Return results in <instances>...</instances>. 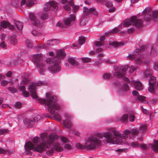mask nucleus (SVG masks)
Segmentation results:
<instances>
[{"instance_id":"50","label":"nucleus","mask_w":158,"mask_h":158,"mask_svg":"<svg viewBox=\"0 0 158 158\" xmlns=\"http://www.w3.org/2000/svg\"><path fill=\"white\" fill-rule=\"evenodd\" d=\"M8 83V81L5 80L2 81L1 82V85L3 86H5Z\"/></svg>"},{"instance_id":"39","label":"nucleus","mask_w":158,"mask_h":158,"mask_svg":"<svg viewBox=\"0 0 158 158\" xmlns=\"http://www.w3.org/2000/svg\"><path fill=\"white\" fill-rule=\"evenodd\" d=\"M26 42L28 48H32L33 47L32 43L28 40H26Z\"/></svg>"},{"instance_id":"2","label":"nucleus","mask_w":158,"mask_h":158,"mask_svg":"<svg viewBox=\"0 0 158 158\" xmlns=\"http://www.w3.org/2000/svg\"><path fill=\"white\" fill-rule=\"evenodd\" d=\"M110 128L109 130V131H106L103 134L101 133H97L95 136H91L89 137L87 141L84 145H82L79 143H77L76 147L81 149H87L88 150L94 149L98 146H99L103 141L102 140L105 138L106 141L108 143L112 144L121 143V140L117 139L115 138H113L112 132Z\"/></svg>"},{"instance_id":"14","label":"nucleus","mask_w":158,"mask_h":158,"mask_svg":"<svg viewBox=\"0 0 158 158\" xmlns=\"http://www.w3.org/2000/svg\"><path fill=\"white\" fill-rule=\"evenodd\" d=\"M65 119L63 122L64 127L65 128L69 130L72 126V123L70 121L71 116L70 114H65Z\"/></svg>"},{"instance_id":"35","label":"nucleus","mask_w":158,"mask_h":158,"mask_svg":"<svg viewBox=\"0 0 158 158\" xmlns=\"http://www.w3.org/2000/svg\"><path fill=\"white\" fill-rule=\"evenodd\" d=\"M108 8L112 6L113 4L111 2L109 1L108 0H105L103 3Z\"/></svg>"},{"instance_id":"11","label":"nucleus","mask_w":158,"mask_h":158,"mask_svg":"<svg viewBox=\"0 0 158 158\" xmlns=\"http://www.w3.org/2000/svg\"><path fill=\"white\" fill-rule=\"evenodd\" d=\"M144 15V20L148 22L156 21L158 20V11L153 10L151 13L148 8H146L142 12Z\"/></svg>"},{"instance_id":"13","label":"nucleus","mask_w":158,"mask_h":158,"mask_svg":"<svg viewBox=\"0 0 158 158\" xmlns=\"http://www.w3.org/2000/svg\"><path fill=\"white\" fill-rule=\"evenodd\" d=\"M38 85V84L36 83L32 82L30 84L28 88V89L31 93L32 98L34 99H36L38 98L36 92V86Z\"/></svg>"},{"instance_id":"62","label":"nucleus","mask_w":158,"mask_h":158,"mask_svg":"<svg viewBox=\"0 0 158 158\" xmlns=\"http://www.w3.org/2000/svg\"><path fill=\"white\" fill-rule=\"evenodd\" d=\"M56 25L57 26L61 28L63 27L62 24L61 23H60V22H58L57 23Z\"/></svg>"},{"instance_id":"12","label":"nucleus","mask_w":158,"mask_h":158,"mask_svg":"<svg viewBox=\"0 0 158 158\" xmlns=\"http://www.w3.org/2000/svg\"><path fill=\"white\" fill-rule=\"evenodd\" d=\"M58 4L54 1H51L46 3L44 6V10L45 11L51 10L56 11L58 9Z\"/></svg>"},{"instance_id":"25","label":"nucleus","mask_w":158,"mask_h":158,"mask_svg":"<svg viewBox=\"0 0 158 158\" xmlns=\"http://www.w3.org/2000/svg\"><path fill=\"white\" fill-rule=\"evenodd\" d=\"M23 120L24 123L27 125L28 127H31L34 123V122L32 120L27 118H23Z\"/></svg>"},{"instance_id":"60","label":"nucleus","mask_w":158,"mask_h":158,"mask_svg":"<svg viewBox=\"0 0 158 158\" xmlns=\"http://www.w3.org/2000/svg\"><path fill=\"white\" fill-rule=\"evenodd\" d=\"M6 36V34L4 33H2L1 35L0 38L2 40H4Z\"/></svg>"},{"instance_id":"3","label":"nucleus","mask_w":158,"mask_h":158,"mask_svg":"<svg viewBox=\"0 0 158 158\" xmlns=\"http://www.w3.org/2000/svg\"><path fill=\"white\" fill-rule=\"evenodd\" d=\"M127 65L122 66L121 67L116 66L114 67L115 72L113 74L114 76L118 78L113 82V86L115 87L118 88V93L121 95H124L125 93L130 89L129 85L128 84L124 83L123 85L122 83L118 80V79L123 78V80L127 83H130V81L127 77H124L126 74V72L128 69Z\"/></svg>"},{"instance_id":"32","label":"nucleus","mask_w":158,"mask_h":158,"mask_svg":"<svg viewBox=\"0 0 158 158\" xmlns=\"http://www.w3.org/2000/svg\"><path fill=\"white\" fill-rule=\"evenodd\" d=\"M71 134H72L73 135H74L77 136H80V132L77 131L73 130V129H72L71 131H69V134L70 135Z\"/></svg>"},{"instance_id":"20","label":"nucleus","mask_w":158,"mask_h":158,"mask_svg":"<svg viewBox=\"0 0 158 158\" xmlns=\"http://www.w3.org/2000/svg\"><path fill=\"white\" fill-rule=\"evenodd\" d=\"M75 19V16L73 14H71L70 16V18L65 19L64 20V23L65 26L69 25L72 21H74Z\"/></svg>"},{"instance_id":"21","label":"nucleus","mask_w":158,"mask_h":158,"mask_svg":"<svg viewBox=\"0 0 158 158\" xmlns=\"http://www.w3.org/2000/svg\"><path fill=\"white\" fill-rule=\"evenodd\" d=\"M26 4L27 6H31L34 4L33 0H22L21 2V6H23Z\"/></svg>"},{"instance_id":"24","label":"nucleus","mask_w":158,"mask_h":158,"mask_svg":"<svg viewBox=\"0 0 158 158\" xmlns=\"http://www.w3.org/2000/svg\"><path fill=\"white\" fill-rule=\"evenodd\" d=\"M116 118L115 120L116 121H119L120 120L123 122H125L128 120V116L127 114H124L121 117L120 116H118Z\"/></svg>"},{"instance_id":"36","label":"nucleus","mask_w":158,"mask_h":158,"mask_svg":"<svg viewBox=\"0 0 158 158\" xmlns=\"http://www.w3.org/2000/svg\"><path fill=\"white\" fill-rule=\"evenodd\" d=\"M47 47V45L44 44H39L36 47V48L38 51L40 49H45Z\"/></svg>"},{"instance_id":"58","label":"nucleus","mask_w":158,"mask_h":158,"mask_svg":"<svg viewBox=\"0 0 158 158\" xmlns=\"http://www.w3.org/2000/svg\"><path fill=\"white\" fill-rule=\"evenodd\" d=\"M53 41L52 40H48L47 42V44L49 46L53 45Z\"/></svg>"},{"instance_id":"52","label":"nucleus","mask_w":158,"mask_h":158,"mask_svg":"<svg viewBox=\"0 0 158 158\" xmlns=\"http://www.w3.org/2000/svg\"><path fill=\"white\" fill-rule=\"evenodd\" d=\"M149 101L151 103L154 104L157 102V100L156 99H150Z\"/></svg>"},{"instance_id":"46","label":"nucleus","mask_w":158,"mask_h":158,"mask_svg":"<svg viewBox=\"0 0 158 158\" xmlns=\"http://www.w3.org/2000/svg\"><path fill=\"white\" fill-rule=\"evenodd\" d=\"M137 67L134 65H132L130 68V72L131 73L133 72L137 69Z\"/></svg>"},{"instance_id":"22","label":"nucleus","mask_w":158,"mask_h":158,"mask_svg":"<svg viewBox=\"0 0 158 158\" xmlns=\"http://www.w3.org/2000/svg\"><path fill=\"white\" fill-rule=\"evenodd\" d=\"M131 83L133 84L134 87L136 89L140 90L143 88L142 84L139 81H137L135 82L132 81Z\"/></svg>"},{"instance_id":"19","label":"nucleus","mask_w":158,"mask_h":158,"mask_svg":"<svg viewBox=\"0 0 158 158\" xmlns=\"http://www.w3.org/2000/svg\"><path fill=\"white\" fill-rule=\"evenodd\" d=\"M95 44L96 46L98 47V48L96 49V52H100V53L98 54V56L100 57H102L103 56V54L101 53V52H102V49L101 48L99 47L102 46V43L100 41H97L95 42Z\"/></svg>"},{"instance_id":"48","label":"nucleus","mask_w":158,"mask_h":158,"mask_svg":"<svg viewBox=\"0 0 158 158\" xmlns=\"http://www.w3.org/2000/svg\"><path fill=\"white\" fill-rule=\"evenodd\" d=\"M141 109L142 112L144 114H149V112L148 110L145 109L143 107H141Z\"/></svg>"},{"instance_id":"7","label":"nucleus","mask_w":158,"mask_h":158,"mask_svg":"<svg viewBox=\"0 0 158 158\" xmlns=\"http://www.w3.org/2000/svg\"><path fill=\"white\" fill-rule=\"evenodd\" d=\"M55 52L56 55L54 57L48 58L46 60L47 63L49 64L48 69L52 73H56L60 71V59L63 58L66 56L65 52L63 50H55Z\"/></svg>"},{"instance_id":"33","label":"nucleus","mask_w":158,"mask_h":158,"mask_svg":"<svg viewBox=\"0 0 158 158\" xmlns=\"http://www.w3.org/2000/svg\"><path fill=\"white\" fill-rule=\"evenodd\" d=\"M85 38L84 37L81 36L79 38L78 43L80 45L84 44L85 42Z\"/></svg>"},{"instance_id":"44","label":"nucleus","mask_w":158,"mask_h":158,"mask_svg":"<svg viewBox=\"0 0 158 158\" xmlns=\"http://www.w3.org/2000/svg\"><path fill=\"white\" fill-rule=\"evenodd\" d=\"M83 12L86 15H88L89 14V9L87 7H85L84 8Z\"/></svg>"},{"instance_id":"41","label":"nucleus","mask_w":158,"mask_h":158,"mask_svg":"<svg viewBox=\"0 0 158 158\" xmlns=\"http://www.w3.org/2000/svg\"><path fill=\"white\" fill-rule=\"evenodd\" d=\"M8 90L12 93H14L17 92V89L14 87H10L8 88Z\"/></svg>"},{"instance_id":"38","label":"nucleus","mask_w":158,"mask_h":158,"mask_svg":"<svg viewBox=\"0 0 158 158\" xmlns=\"http://www.w3.org/2000/svg\"><path fill=\"white\" fill-rule=\"evenodd\" d=\"M48 16V15L47 13L44 12L42 13L40 15V18L42 20L46 19Z\"/></svg>"},{"instance_id":"4","label":"nucleus","mask_w":158,"mask_h":158,"mask_svg":"<svg viewBox=\"0 0 158 158\" xmlns=\"http://www.w3.org/2000/svg\"><path fill=\"white\" fill-rule=\"evenodd\" d=\"M157 52L156 48L149 47L148 48L144 46H142L140 48H136L134 50L132 54H130L128 56V58L132 60H134L135 63L140 64L143 62L149 64V61H146L144 60V55L148 56L150 55L151 56L154 57L157 55Z\"/></svg>"},{"instance_id":"53","label":"nucleus","mask_w":158,"mask_h":158,"mask_svg":"<svg viewBox=\"0 0 158 158\" xmlns=\"http://www.w3.org/2000/svg\"><path fill=\"white\" fill-rule=\"evenodd\" d=\"M41 118V117L40 116L37 115L36 116L34 117V120L35 122L38 121Z\"/></svg>"},{"instance_id":"56","label":"nucleus","mask_w":158,"mask_h":158,"mask_svg":"<svg viewBox=\"0 0 158 158\" xmlns=\"http://www.w3.org/2000/svg\"><path fill=\"white\" fill-rule=\"evenodd\" d=\"M127 150V149H117L116 150V151L118 152H125Z\"/></svg>"},{"instance_id":"18","label":"nucleus","mask_w":158,"mask_h":158,"mask_svg":"<svg viewBox=\"0 0 158 158\" xmlns=\"http://www.w3.org/2000/svg\"><path fill=\"white\" fill-rule=\"evenodd\" d=\"M67 60L70 65L77 68H78L77 66L79 65V63L77 60L76 58L69 57L68 58Z\"/></svg>"},{"instance_id":"43","label":"nucleus","mask_w":158,"mask_h":158,"mask_svg":"<svg viewBox=\"0 0 158 158\" xmlns=\"http://www.w3.org/2000/svg\"><path fill=\"white\" fill-rule=\"evenodd\" d=\"M81 60L85 63H88L91 61V59L88 57H84L81 58Z\"/></svg>"},{"instance_id":"10","label":"nucleus","mask_w":158,"mask_h":158,"mask_svg":"<svg viewBox=\"0 0 158 158\" xmlns=\"http://www.w3.org/2000/svg\"><path fill=\"white\" fill-rule=\"evenodd\" d=\"M29 18L33 27L32 32L33 34L35 36H39L41 34L40 31L42 29L43 23L37 19L35 15L32 13L29 14Z\"/></svg>"},{"instance_id":"54","label":"nucleus","mask_w":158,"mask_h":158,"mask_svg":"<svg viewBox=\"0 0 158 158\" xmlns=\"http://www.w3.org/2000/svg\"><path fill=\"white\" fill-rule=\"evenodd\" d=\"M21 103L19 102H16L15 104V106L17 108H20L21 106Z\"/></svg>"},{"instance_id":"63","label":"nucleus","mask_w":158,"mask_h":158,"mask_svg":"<svg viewBox=\"0 0 158 158\" xmlns=\"http://www.w3.org/2000/svg\"><path fill=\"white\" fill-rule=\"evenodd\" d=\"M134 29L133 28H131L130 29H127V31L128 33H131L134 31Z\"/></svg>"},{"instance_id":"34","label":"nucleus","mask_w":158,"mask_h":158,"mask_svg":"<svg viewBox=\"0 0 158 158\" xmlns=\"http://www.w3.org/2000/svg\"><path fill=\"white\" fill-rule=\"evenodd\" d=\"M129 120L130 121L132 122L135 119V117L133 112H129Z\"/></svg>"},{"instance_id":"49","label":"nucleus","mask_w":158,"mask_h":158,"mask_svg":"<svg viewBox=\"0 0 158 158\" xmlns=\"http://www.w3.org/2000/svg\"><path fill=\"white\" fill-rule=\"evenodd\" d=\"M110 77V73H106L103 76V78L104 79H107L109 78Z\"/></svg>"},{"instance_id":"15","label":"nucleus","mask_w":158,"mask_h":158,"mask_svg":"<svg viewBox=\"0 0 158 158\" xmlns=\"http://www.w3.org/2000/svg\"><path fill=\"white\" fill-rule=\"evenodd\" d=\"M73 0H62L61 2L62 4H64L66 3L64 5V9L68 11H69L71 10L70 6H72L73 4Z\"/></svg>"},{"instance_id":"37","label":"nucleus","mask_w":158,"mask_h":158,"mask_svg":"<svg viewBox=\"0 0 158 158\" xmlns=\"http://www.w3.org/2000/svg\"><path fill=\"white\" fill-rule=\"evenodd\" d=\"M147 128V126L145 124H142L139 127V131L142 132L143 133Z\"/></svg>"},{"instance_id":"16","label":"nucleus","mask_w":158,"mask_h":158,"mask_svg":"<svg viewBox=\"0 0 158 158\" xmlns=\"http://www.w3.org/2000/svg\"><path fill=\"white\" fill-rule=\"evenodd\" d=\"M3 28H8L10 30H13L15 27L9 22L4 21L0 22V30Z\"/></svg>"},{"instance_id":"30","label":"nucleus","mask_w":158,"mask_h":158,"mask_svg":"<svg viewBox=\"0 0 158 158\" xmlns=\"http://www.w3.org/2000/svg\"><path fill=\"white\" fill-rule=\"evenodd\" d=\"M16 27L19 30H21L23 28V23L19 21H15V22Z\"/></svg>"},{"instance_id":"47","label":"nucleus","mask_w":158,"mask_h":158,"mask_svg":"<svg viewBox=\"0 0 158 158\" xmlns=\"http://www.w3.org/2000/svg\"><path fill=\"white\" fill-rule=\"evenodd\" d=\"M73 10L74 12L77 11V10L79 9V6H78L75 5L74 4L72 6Z\"/></svg>"},{"instance_id":"40","label":"nucleus","mask_w":158,"mask_h":158,"mask_svg":"<svg viewBox=\"0 0 158 158\" xmlns=\"http://www.w3.org/2000/svg\"><path fill=\"white\" fill-rule=\"evenodd\" d=\"M9 132V130L6 129H0V135H3L8 133Z\"/></svg>"},{"instance_id":"31","label":"nucleus","mask_w":158,"mask_h":158,"mask_svg":"<svg viewBox=\"0 0 158 158\" xmlns=\"http://www.w3.org/2000/svg\"><path fill=\"white\" fill-rule=\"evenodd\" d=\"M156 77L154 76L151 77L149 80V84L150 85L155 86L156 83Z\"/></svg>"},{"instance_id":"8","label":"nucleus","mask_w":158,"mask_h":158,"mask_svg":"<svg viewBox=\"0 0 158 158\" xmlns=\"http://www.w3.org/2000/svg\"><path fill=\"white\" fill-rule=\"evenodd\" d=\"M132 23L137 28H139L142 27L143 23V21L141 19H137L136 16H134L125 19L123 22V24H120L118 26V27L115 28L114 29L110 31L106 32L105 34L108 36L111 33H115L118 32L119 31L122 29L123 26L124 27H127L131 25Z\"/></svg>"},{"instance_id":"61","label":"nucleus","mask_w":158,"mask_h":158,"mask_svg":"<svg viewBox=\"0 0 158 158\" xmlns=\"http://www.w3.org/2000/svg\"><path fill=\"white\" fill-rule=\"evenodd\" d=\"M1 46L4 49H6V47L4 42H2L1 44Z\"/></svg>"},{"instance_id":"23","label":"nucleus","mask_w":158,"mask_h":158,"mask_svg":"<svg viewBox=\"0 0 158 158\" xmlns=\"http://www.w3.org/2000/svg\"><path fill=\"white\" fill-rule=\"evenodd\" d=\"M19 90L22 92L23 95L25 97H28L29 93L26 90L25 87L24 85H21L19 88Z\"/></svg>"},{"instance_id":"59","label":"nucleus","mask_w":158,"mask_h":158,"mask_svg":"<svg viewBox=\"0 0 158 158\" xmlns=\"http://www.w3.org/2000/svg\"><path fill=\"white\" fill-rule=\"evenodd\" d=\"M10 42L13 45H15L17 43V40L15 39H13L11 40Z\"/></svg>"},{"instance_id":"27","label":"nucleus","mask_w":158,"mask_h":158,"mask_svg":"<svg viewBox=\"0 0 158 158\" xmlns=\"http://www.w3.org/2000/svg\"><path fill=\"white\" fill-rule=\"evenodd\" d=\"M152 71L150 69H147L144 71L143 73V75L146 77H149L150 78L152 76Z\"/></svg>"},{"instance_id":"29","label":"nucleus","mask_w":158,"mask_h":158,"mask_svg":"<svg viewBox=\"0 0 158 158\" xmlns=\"http://www.w3.org/2000/svg\"><path fill=\"white\" fill-rule=\"evenodd\" d=\"M109 42V45H112L114 48L118 47L119 45H123V44L120 42L113 41Z\"/></svg>"},{"instance_id":"42","label":"nucleus","mask_w":158,"mask_h":158,"mask_svg":"<svg viewBox=\"0 0 158 158\" xmlns=\"http://www.w3.org/2000/svg\"><path fill=\"white\" fill-rule=\"evenodd\" d=\"M154 86L150 85L148 89V91L152 93H155L156 89L154 88Z\"/></svg>"},{"instance_id":"6","label":"nucleus","mask_w":158,"mask_h":158,"mask_svg":"<svg viewBox=\"0 0 158 158\" xmlns=\"http://www.w3.org/2000/svg\"><path fill=\"white\" fill-rule=\"evenodd\" d=\"M110 131L112 132L113 138L121 140V143L115 144H121L126 141L129 146L133 148H139L140 146V144L138 142L132 141L133 140L132 138L135 136L139 132V131L137 129H133L131 131L126 130L124 131V133L123 134H121L119 131L116 130L114 128H111Z\"/></svg>"},{"instance_id":"28","label":"nucleus","mask_w":158,"mask_h":158,"mask_svg":"<svg viewBox=\"0 0 158 158\" xmlns=\"http://www.w3.org/2000/svg\"><path fill=\"white\" fill-rule=\"evenodd\" d=\"M152 148L153 150L156 152H158V141L156 140L153 144L152 145Z\"/></svg>"},{"instance_id":"17","label":"nucleus","mask_w":158,"mask_h":158,"mask_svg":"<svg viewBox=\"0 0 158 158\" xmlns=\"http://www.w3.org/2000/svg\"><path fill=\"white\" fill-rule=\"evenodd\" d=\"M132 94L136 97L137 99L142 102L145 103L148 102L145 100L146 98L143 96L139 95L138 92L136 90H133L132 92Z\"/></svg>"},{"instance_id":"55","label":"nucleus","mask_w":158,"mask_h":158,"mask_svg":"<svg viewBox=\"0 0 158 158\" xmlns=\"http://www.w3.org/2000/svg\"><path fill=\"white\" fill-rule=\"evenodd\" d=\"M64 148L66 149H69L71 148V146L69 144H66L64 145Z\"/></svg>"},{"instance_id":"9","label":"nucleus","mask_w":158,"mask_h":158,"mask_svg":"<svg viewBox=\"0 0 158 158\" xmlns=\"http://www.w3.org/2000/svg\"><path fill=\"white\" fill-rule=\"evenodd\" d=\"M44 55L42 54H35L33 55L32 60L35 65L36 68L39 69V73L42 75L44 74L46 69L43 63Z\"/></svg>"},{"instance_id":"26","label":"nucleus","mask_w":158,"mask_h":158,"mask_svg":"<svg viewBox=\"0 0 158 158\" xmlns=\"http://www.w3.org/2000/svg\"><path fill=\"white\" fill-rule=\"evenodd\" d=\"M29 75L28 73H25L23 76V81L21 84H25L28 82L29 80L28 78Z\"/></svg>"},{"instance_id":"5","label":"nucleus","mask_w":158,"mask_h":158,"mask_svg":"<svg viewBox=\"0 0 158 158\" xmlns=\"http://www.w3.org/2000/svg\"><path fill=\"white\" fill-rule=\"evenodd\" d=\"M46 99H39L40 103L45 105L46 110L53 114L56 120H61V118L59 113V110L60 109L61 106L56 103L57 98L56 96L52 95L50 93H46Z\"/></svg>"},{"instance_id":"64","label":"nucleus","mask_w":158,"mask_h":158,"mask_svg":"<svg viewBox=\"0 0 158 158\" xmlns=\"http://www.w3.org/2000/svg\"><path fill=\"white\" fill-rule=\"evenodd\" d=\"M6 152V151L4 149L0 148V153H5Z\"/></svg>"},{"instance_id":"57","label":"nucleus","mask_w":158,"mask_h":158,"mask_svg":"<svg viewBox=\"0 0 158 158\" xmlns=\"http://www.w3.org/2000/svg\"><path fill=\"white\" fill-rule=\"evenodd\" d=\"M139 148H140L143 149H146L147 148V146L146 144H140V146Z\"/></svg>"},{"instance_id":"1","label":"nucleus","mask_w":158,"mask_h":158,"mask_svg":"<svg viewBox=\"0 0 158 158\" xmlns=\"http://www.w3.org/2000/svg\"><path fill=\"white\" fill-rule=\"evenodd\" d=\"M58 135L54 133L50 134L48 136L44 134L40 137H34L32 141L35 145L28 141L25 143L24 148L27 151L32 150L40 153L49 149L47 151V153L51 155L54 150L61 152L63 150L61 144L58 143Z\"/></svg>"},{"instance_id":"45","label":"nucleus","mask_w":158,"mask_h":158,"mask_svg":"<svg viewBox=\"0 0 158 158\" xmlns=\"http://www.w3.org/2000/svg\"><path fill=\"white\" fill-rule=\"evenodd\" d=\"M61 139L62 142L64 143H69V140L68 139L63 136H62L61 137Z\"/></svg>"},{"instance_id":"51","label":"nucleus","mask_w":158,"mask_h":158,"mask_svg":"<svg viewBox=\"0 0 158 158\" xmlns=\"http://www.w3.org/2000/svg\"><path fill=\"white\" fill-rule=\"evenodd\" d=\"M153 69L156 71H158V62H156L154 63Z\"/></svg>"}]
</instances>
